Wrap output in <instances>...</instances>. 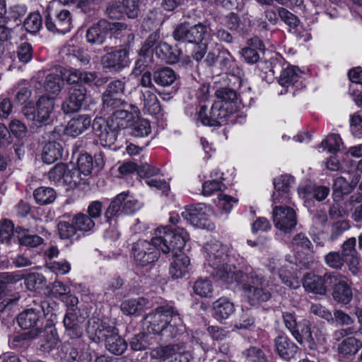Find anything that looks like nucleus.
<instances>
[{
    "label": "nucleus",
    "instance_id": "15",
    "mask_svg": "<svg viewBox=\"0 0 362 362\" xmlns=\"http://www.w3.org/2000/svg\"><path fill=\"white\" fill-rule=\"evenodd\" d=\"M101 64L110 71L118 72L129 65V52L127 49H121L107 52L101 57Z\"/></svg>",
    "mask_w": 362,
    "mask_h": 362
},
{
    "label": "nucleus",
    "instance_id": "31",
    "mask_svg": "<svg viewBox=\"0 0 362 362\" xmlns=\"http://www.w3.org/2000/svg\"><path fill=\"white\" fill-rule=\"evenodd\" d=\"M149 307L148 300L144 298L125 300L120 305L122 312L126 315H139Z\"/></svg>",
    "mask_w": 362,
    "mask_h": 362
},
{
    "label": "nucleus",
    "instance_id": "35",
    "mask_svg": "<svg viewBox=\"0 0 362 362\" xmlns=\"http://www.w3.org/2000/svg\"><path fill=\"white\" fill-rule=\"evenodd\" d=\"M105 341L107 349L115 355H121L127 349V344L121 338L120 336H119L115 327L113 329V332L110 333Z\"/></svg>",
    "mask_w": 362,
    "mask_h": 362
},
{
    "label": "nucleus",
    "instance_id": "6",
    "mask_svg": "<svg viewBox=\"0 0 362 362\" xmlns=\"http://www.w3.org/2000/svg\"><path fill=\"white\" fill-rule=\"evenodd\" d=\"M176 309L170 305L158 307L153 313L144 318V325L149 333L162 336L163 331L170 322L168 320Z\"/></svg>",
    "mask_w": 362,
    "mask_h": 362
},
{
    "label": "nucleus",
    "instance_id": "9",
    "mask_svg": "<svg viewBox=\"0 0 362 362\" xmlns=\"http://www.w3.org/2000/svg\"><path fill=\"white\" fill-rule=\"evenodd\" d=\"M112 124L109 119L103 117H96L93 122V129L103 146L110 147L117 140L120 130Z\"/></svg>",
    "mask_w": 362,
    "mask_h": 362
},
{
    "label": "nucleus",
    "instance_id": "50",
    "mask_svg": "<svg viewBox=\"0 0 362 362\" xmlns=\"http://www.w3.org/2000/svg\"><path fill=\"white\" fill-rule=\"evenodd\" d=\"M25 30L28 33H37L42 25V20L38 12H33L28 15L23 23Z\"/></svg>",
    "mask_w": 362,
    "mask_h": 362
},
{
    "label": "nucleus",
    "instance_id": "11",
    "mask_svg": "<svg viewBox=\"0 0 362 362\" xmlns=\"http://www.w3.org/2000/svg\"><path fill=\"white\" fill-rule=\"evenodd\" d=\"M334 272H327L323 276L307 274L303 281V286L307 291L319 295H325L331 288Z\"/></svg>",
    "mask_w": 362,
    "mask_h": 362
},
{
    "label": "nucleus",
    "instance_id": "22",
    "mask_svg": "<svg viewBox=\"0 0 362 362\" xmlns=\"http://www.w3.org/2000/svg\"><path fill=\"white\" fill-rule=\"evenodd\" d=\"M151 358H160V362H189L188 353L177 352L174 346L168 345L153 349L150 354Z\"/></svg>",
    "mask_w": 362,
    "mask_h": 362
},
{
    "label": "nucleus",
    "instance_id": "43",
    "mask_svg": "<svg viewBox=\"0 0 362 362\" xmlns=\"http://www.w3.org/2000/svg\"><path fill=\"white\" fill-rule=\"evenodd\" d=\"M299 78V69L295 66H288L281 71L279 83L281 86L288 88L298 82Z\"/></svg>",
    "mask_w": 362,
    "mask_h": 362
},
{
    "label": "nucleus",
    "instance_id": "46",
    "mask_svg": "<svg viewBox=\"0 0 362 362\" xmlns=\"http://www.w3.org/2000/svg\"><path fill=\"white\" fill-rule=\"evenodd\" d=\"M127 106L129 104L118 95L105 93L103 94V107L105 110H116L121 107H127Z\"/></svg>",
    "mask_w": 362,
    "mask_h": 362
},
{
    "label": "nucleus",
    "instance_id": "18",
    "mask_svg": "<svg viewBox=\"0 0 362 362\" xmlns=\"http://www.w3.org/2000/svg\"><path fill=\"white\" fill-rule=\"evenodd\" d=\"M206 206L199 203L185 209L181 214L182 217L192 226L200 228H209L211 223L208 222L206 211Z\"/></svg>",
    "mask_w": 362,
    "mask_h": 362
},
{
    "label": "nucleus",
    "instance_id": "48",
    "mask_svg": "<svg viewBox=\"0 0 362 362\" xmlns=\"http://www.w3.org/2000/svg\"><path fill=\"white\" fill-rule=\"evenodd\" d=\"M329 193V188L325 186L307 185L305 187V198L309 199L312 197L321 202Z\"/></svg>",
    "mask_w": 362,
    "mask_h": 362
},
{
    "label": "nucleus",
    "instance_id": "59",
    "mask_svg": "<svg viewBox=\"0 0 362 362\" xmlns=\"http://www.w3.org/2000/svg\"><path fill=\"white\" fill-rule=\"evenodd\" d=\"M21 279V275L14 273L5 272L0 274V299L8 285L13 284Z\"/></svg>",
    "mask_w": 362,
    "mask_h": 362
},
{
    "label": "nucleus",
    "instance_id": "39",
    "mask_svg": "<svg viewBox=\"0 0 362 362\" xmlns=\"http://www.w3.org/2000/svg\"><path fill=\"white\" fill-rule=\"evenodd\" d=\"M359 181V175H354L349 184L345 178L339 177L334 181L332 189L334 194L339 195L350 193Z\"/></svg>",
    "mask_w": 362,
    "mask_h": 362
},
{
    "label": "nucleus",
    "instance_id": "41",
    "mask_svg": "<svg viewBox=\"0 0 362 362\" xmlns=\"http://www.w3.org/2000/svg\"><path fill=\"white\" fill-rule=\"evenodd\" d=\"M71 221L74 224L77 231L84 233L91 231L95 225L91 217L81 212L74 215Z\"/></svg>",
    "mask_w": 362,
    "mask_h": 362
},
{
    "label": "nucleus",
    "instance_id": "21",
    "mask_svg": "<svg viewBox=\"0 0 362 362\" xmlns=\"http://www.w3.org/2000/svg\"><path fill=\"white\" fill-rule=\"evenodd\" d=\"M213 275L225 284L236 282L240 285L247 277L245 274V267L241 269H237L235 267L227 263L214 269Z\"/></svg>",
    "mask_w": 362,
    "mask_h": 362
},
{
    "label": "nucleus",
    "instance_id": "52",
    "mask_svg": "<svg viewBox=\"0 0 362 362\" xmlns=\"http://www.w3.org/2000/svg\"><path fill=\"white\" fill-rule=\"evenodd\" d=\"M216 96L218 99V102H223L227 104L233 103L237 105L238 95L234 88H220L216 90Z\"/></svg>",
    "mask_w": 362,
    "mask_h": 362
},
{
    "label": "nucleus",
    "instance_id": "61",
    "mask_svg": "<svg viewBox=\"0 0 362 362\" xmlns=\"http://www.w3.org/2000/svg\"><path fill=\"white\" fill-rule=\"evenodd\" d=\"M106 15L112 19H119L124 15V8L119 1H111L107 4Z\"/></svg>",
    "mask_w": 362,
    "mask_h": 362
},
{
    "label": "nucleus",
    "instance_id": "53",
    "mask_svg": "<svg viewBox=\"0 0 362 362\" xmlns=\"http://www.w3.org/2000/svg\"><path fill=\"white\" fill-rule=\"evenodd\" d=\"M58 233L61 239L68 240L76 235L77 230L73 224L65 221H60L57 224Z\"/></svg>",
    "mask_w": 362,
    "mask_h": 362
},
{
    "label": "nucleus",
    "instance_id": "30",
    "mask_svg": "<svg viewBox=\"0 0 362 362\" xmlns=\"http://www.w3.org/2000/svg\"><path fill=\"white\" fill-rule=\"evenodd\" d=\"M169 324L165 326V329L161 337L165 341H169L175 338L185 332V326L182 318L177 310H175L171 317L168 319Z\"/></svg>",
    "mask_w": 362,
    "mask_h": 362
},
{
    "label": "nucleus",
    "instance_id": "2",
    "mask_svg": "<svg viewBox=\"0 0 362 362\" xmlns=\"http://www.w3.org/2000/svg\"><path fill=\"white\" fill-rule=\"evenodd\" d=\"M172 228L168 226L158 228L156 235L151 240H139L132 247V254L135 262L144 267L156 262L160 255V251L167 243L163 241V238L171 232Z\"/></svg>",
    "mask_w": 362,
    "mask_h": 362
},
{
    "label": "nucleus",
    "instance_id": "7",
    "mask_svg": "<svg viewBox=\"0 0 362 362\" xmlns=\"http://www.w3.org/2000/svg\"><path fill=\"white\" fill-rule=\"evenodd\" d=\"M127 27V25L122 23H111L105 19H101L87 30L86 39L89 43L101 45L106 40L110 31L123 30Z\"/></svg>",
    "mask_w": 362,
    "mask_h": 362
},
{
    "label": "nucleus",
    "instance_id": "4",
    "mask_svg": "<svg viewBox=\"0 0 362 362\" xmlns=\"http://www.w3.org/2000/svg\"><path fill=\"white\" fill-rule=\"evenodd\" d=\"M238 110V105L233 103L227 104L223 102L216 101L211 107L209 115L207 114V107L204 104H200L199 110L197 112L198 119L204 125L220 126L226 119L235 113Z\"/></svg>",
    "mask_w": 362,
    "mask_h": 362
},
{
    "label": "nucleus",
    "instance_id": "37",
    "mask_svg": "<svg viewBox=\"0 0 362 362\" xmlns=\"http://www.w3.org/2000/svg\"><path fill=\"white\" fill-rule=\"evenodd\" d=\"M176 78V74L170 67H163L153 72V81L160 86H169L175 81Z\"/></svg>",
    "mask_w": 362,
    "mask_h": 362
},
{
    "label": "nucleus",
    "instance_id": "42",
    "mask_svg": "<svg viewBox=\"0 0 362 362\" xmlns=\"http://www.w3.org/2000/svg\"><path fill=\"white\" fill-rule=\"evenodd\" d=\"M127 192H123L112 199L105 213V216L108 221L119 216L120 214H123L122 204L123 201H125V199H127Z\"/></svg>",
    "mask_w": 362,
    "mask_h": 362
},
{
    "label": "nucleus",
    "instance_id": "44",
    "mask_svg": "<svg viewBox=\"0 0 362 362\" xmlns=\"http://www.w3.org/2000/svg\"><path fill=\"white\" fill-rule=\"evenodd\" d=\"M291 334L299 344H303L304 339H308L313 334L310 322L305 319L299 321Z\"/></svg>",
    "mask_w": 362,
    "mask_h": 362
},
{
    "label": "nucleus",
    "instance_id": "63",
    "mask_svg": "<svg viewBox=\"0 0 362 362\" xmlns=\"http://www.w3.org/2000/svg\"><path fill=\"white\" fill-rule=\"evenodd\" d=\"M148 335L141 332L136 334L130 341V346L134 351H141L148 348L150 343L148 340Z\"/></svg>",
    "mask_w": 362,
    "mask_h": 362
},
{
    "label": "nucleus",
    "instance_id": "16",
    "mask_svg": "<svg viewBox=\"0 0 362 362\" xmlns=\"http://www.w3.org/2000/svg\"><path fill=\"white\" fill-rule=\"evenodd\" d=\"M45 25L52 33L65 34L69 32L72 27L71 13L66 9H63L54 18L48 14L45 18Z\"/></svg>",
    "mask_w": 362,
    "mask_h": 362
},
{
    "label": "nucleus",
    "instance_id": "25",
    "mask_svg": "<svg viewBox=\"0 0 362 362\" xmlns=\"http://www.w3.org/2000/svg\"><path fill=\"white\" fill-rule=\"evenodd\" d=\"M156 37V34L151 35L141 47L139 52V59L136 62L135 66L132 71L133 74L135 76L141 75L142 73L144 74L146 71V69L151 62L152 57L149 49L154 45L157 39Z\"/></svg>",
    "mask_w": 362,
    "mask_h": 362
},
{
    "label": "nucleus",
    "instance_id": "38",
    "mask_svg": "<svg viewBox=\"0 0 362 362\" xmlns=\"http://www.w3.org/2000/svg\"><path fill=\"white\" fill-rule=\"evenodd\" d=\"M156 54L170 64L176 63L180 54V51L173 48L165 42H160L156 46Z\"/></svg>",
    "mask_w": 362,
    "mask_h": 362
},
{
    "label": "nucleus",
    "instance_id": "36",
    "mask_svg": "<svg viewBox=\"0 0 362 362\" xmlns=\"http://www.w3.org/2000/svg\"><path fill=\"white\" fill-rule=\"evenodd\" d=\"M25 231V229L19 226L14 229V225L10 220L4 219L0 221V241L3 243H11L14 232L19 236Z\"/></svg>",
    "mask_w": 362,
    "mask_h": 362
},
{
    "label": "nucleus",
    "instance_id": "54",
    "mask_svg": "<svg viewBox=\"0 0 362 362\" xmlns=\"http://www.w3.org/2000/svg\"><path fill=\"white\" fill-rule=\"evenodd\" d=\"M243 356L247 362H267L264 353L257 346H250L243 351Z\"/></svg>",
    "mask_w": 362,
    "mask_h": 362
},
{
    "label": "nucleus",
    "instance_id": "64",
    "mask_svg": "<svg viewBox=\"0 0 362 362\" xmlns=\"http://www.w3.org/2000/svg\"><path fill=\"white\" fill-rule=\"evenodd\" d=\"M279 276L281 281L288 287L296 289L300 287V281L298 278L293 277L291 273L284 268H281L278 271Z\"/></svg>",
    "mask_w": 362,
    "mask_h": 362
},
{
    "label": "nucleus",
    "instance_id": "28",
    "mask_svg": "<svg viewBox=\"0 0 362 362\" xmlns=\"http://www.w3.org/2000/svg\"><path fill=\"white\" fill-rule=\"evenodd\" d=\"M274 346L279 356L286 361L293 358L298 350L297 346L283 334L275 338Z\"/></svg>",
    "mask_w": 362,
    "mask_h": 362
},
{
    "label": "nucleus",
    "instance_id": "17",
    "mask_svg": "<svg viewBox=\"0 0 362 362\" xmlns=\"http://www.w3.org/2000/svg\"><path fill=\"white\" fill-rule=\"evenodd\" d=\"M139 111L134 105H129L127 107H122L114 111L107 119L114 127L119 130L129 127L134 121L138 118Z\"/></svg>",
    "mask_w": 362,
    "mask_h": 362
},
{
    "label": "nucleus",
    "instance_id": "27",
    "mask_svg": "<svg viewBox=\"0 0 362 362\" xmlns=\"http://www.w3.org/2000/svg\"><path fill=\"white\" fill-rule=\"evenodd\" d=\"M40 337L39 341L40 349L45 352H49L54 349L59 341L54 327L47 324L43 329L42 327L37 331V337Z\"/></svg>",
    "mask_w": 362,
    "mask_h": 362
},
{
    "label": "nucleus",
    "instance_id": "13",
    "mask_svg": "<svg viewBox=\"0 0 362 362\" xmlns=\"http://www.w3.org/2000/svg\"><path fill=\"white\" fill-rule=\"evenodd\" d=\"M42 315L40 310L35 308H29L19 314L18 322L23 329H33L28 334L30 338L37 337V331L42 326Z\"/></svg>",
    "mask_w": 362,
    "mask_h": 362
},
{
    "label": "nucleus",
    "instance_id": "3",
    "mask_svg": "<svg viewBox=\"0 0 362 362\" xmlns=\"http://www.w3.org/2000/svg\"><path fill=\"white\" fill-rule=\"evenodd\" d=\"M246 279L241 282L242 290L251 304L266 302L272 297L274 286L264 279L262 274L250 266H245Z\"/></svg>",
    "mask_w": 362,
    "mask_h": 362
},
{
    "label": "nucleus",
    "instance_id": "62",
    "mask_svg": "<svg viewBox=\"0 0 362 362\" xmlns=\"http://www.w3.org/2000/svg\"><path fill=\"white\" fill-rule=\"evenodd\" d=\"M350 227L349 222L347 220H339L334 222L332 225L330 240H337L345 231L349 230Z\"/></svg>",
    "mask_w": 362,
    "mask_h": 362
},
{
    "label": "nucleus",
    "instance_id": "10",
    "mask_svg": "<svg viewBox=\"0 0 362 362\" xmlns=\"http://www.w3.org/2000/svg\"><path fill=\"white\" fill-rule=\"evenodd\" d=\"M275 227L284 233L291 231L297 224L295 211L285 206H275L272 211Z\"/></svg>",
    "mask_w": 362,
    "mask_h": 362
},
{
    "label": "nucleus",
    "instance_id": "55",
    "mask_svg": "<svg viewBox=\"0 0 362 362\" xmlns=\"http://www.w3.org/2000/svg\"><path fill=\"white\" fill-rule=\"evenodd\" d=\"M206 255H220L221 258H228L227 248L218 241H211L204 246Z\"/></svg>",
    "mask_w": 362,
    "mask_h": 362
},
{
    "label": "nucleus",
    "instance_id": "60",
    "mask_svg": "<svg viewBox=\"0 0 362 362\" xmlns=\"http://www.w3.org/2000/svg\"><path fill=\"white\" fill-rule=\"evenodd\" d=\"M194 291L202 297H209L212 293V285L206 279H199L194 285Z\"/></svg>",
    "mask_w": 362,
    "mask_h": 362
},
{
    "label": "nucleus",
    "instance_id": "24",
    "mask_svg": "<svg viewBox=\"0 0 362 362\" xmlns=\"http://www.w3.org/2000/svg\"><path fill=\"white\" fill-rule=\"evenodd\" d=\"M115 327L108 325L99 318L93 317L88 321L86 333L93 341H105Z\"/></svg>",
    "mask_w": 362,
    "mask_h": 362
},
{
    "label": "nucleus",
    "instance_id": "8",
    "mask_svg": "<svg viewBox=\"0 0 362 362\" xmlns=\"http://www.w3.org/2000/svg\"><path fill=\"white\" fill-rule=\"evenodd\" d=\"M206 33L207 28L202 23L189 27L188 23H185L175 28L173 35L176 41L198 44L203 42Z\"/></svg>",
    "mask_w": 362,
    "mask_h": 362
},
{
    "label": "nucleus",
    "instance_id": "26",
    "mask_svg": "<svg viewBox=\"0 0 362 362\" xmlns=\"http://www.w3.org/2000/svg\"><path fill=\"white\" fill-rule=\"evenodd\" d=\"M293 181V177L287 175L274 180L275 192L273 193L272 198L274 204L288 203L289 188Z\"/></svg>",
    "mask_w": 362,
    "mask_h": 362
},
{
    "label": "nucleus",
    "instance_id": "20",
    "mask_svg": "<svg viewBox=\"0 0 362 362\" xmlns=\"http://www.w3.org/2000/svg\"><path fill=\"white\" fill-rule=\"evenodd\" d=\"M86 316L82 313H76L75 310H71L66 313L64 318L65 333L71 339H79L83 333V324Z\"/></svg>",
    "mask_w": 362,
    "mask_h": 362
},
{
    "label": "nucleus",
    "instance_id": "49",
    "mask_svg": "<svg viewBox=\"0 0 362 362\" xmlns=\"http://www.w3.org/2000/svg\"><path fill=\"white\" fill-rule=\"evenodd\" d=\"M218 58L221 69L230 74L232 77H234V79L236 80L238 85H240L241 70L238 68H236L235 70L234 69L233 67V62L231 60V57L230 56H225L223 54L218 55Z\"/></svg>",
    "mask_w": 362,
    "mask_h": 362
},
{
    "label": "nucleus",
    "instance_id": "45",
    "mask_svg": "<svg viewBox=\"0 0 362 362\" xmlns=\"http://www.w3.org/2000/svg\"><path fill=\"white\" fill-rule=\"evenodd\" d=\"M64 85L63 79L59 74H48L44 82L45 90L52 94H59Z\"/></svg>",
    "mask_w": 362,
    "mask_h": 362
},
{
    "label": "nucleus",
    "instance_id": "23",
    "mask_svg": "<svg viewBox=\"0 0 362 362\" xmlns=\"http://www.w3.org/2000/svg\"><path fill=\"white\" fill-rule=\"evenodd\" d=\"M47 136L49 141L43 147L42 158L45 163L50 164L62 157L63 147L59 141H55L60 137L58 132L52 131Z\"/></svg>",
    "mask_w": 362,
    "mask_h": 362
},
{
    "label": "nucleus",
    "instance_id": "32",
    "mask_svg": "<svg viewBox=\"0 0 362 362\" xmlns=\"http://www.w3.org/2000/svg\"><path fill=\"white\" fill-rule=\"evenodd\" d=\"M140 100L144 110L149 114L157 115L161 112V107L157 96L150 90L140 91Z\"/></svg>",
    "mask_w": 362,
    "mask_h": 362
},
{
    "label": "nucleus",
    "instance_id": "56",
    "mask_svg": "<svg viewBox=\"0 0 362 362\" xmlns=\"http://www.w3.org/2000/svg\"><path fill=\"white\" fill-rule=\"evenodd\" d=\"M325 262L327 266L334 269H341L345 263V260L339 252H329L324 257Z\"/></svg>",
    "mask_w": 362,
    "mask_h": 362
},
{
    "label": "nucleus",
    "instance_id": "19",
    "mask_svg": "<svg viewBox=\"0 0 362 362\" xmlns=\"http://www.w3.org/2000/svg\"><path fill=\"white\" fill-rule=\"evenodd\" d=\"M331 287L333 288L332 296L336 301L348 304L351 300L352 290L344 275L334 272Z\"/></svg>",
    "mask_w": 362,
    "mask_h": 362
},
{
    "label": "nucleus",
    "instance_id": "12",
    "mask_svg": "<svg viewBox=\"0 0 362 362\" xmlns=\"http://www.w3.org/2000/svg\"><path fill=\"white\" fill-rule=\"evenodd\" d=\"M86 89L81 85H75L68 91V95L62 105L65 114H71L79 111L85 102Z\"/></svg>",
    "mask_w": 362,
    "mask_h": 362
},
{
    "label": "nucleus",
    "instance_id": "40",
    "mask_svg": "<svg viewBox=\"0 0 362 362\" xmlns=\"http://www.w3.org/2000/svg\"><path fill=\"white\" fill-rule=\"evenodd\" d=\"M36 202L40 205H47L54 202L57 194L52 187H40L33 192Z\"/></svg>",
    "mask_w": 362,
    "mask_h": 362
},
{
    "label": "nucleus",
    "instance_id": "47",
    "mask_svg": "<svg viewBox=\"0 0 362 362\" xmlns=\"http://www.w3.org/2000/svg\"><path fill=\"white\" fill-rule=\"evenodd\" d=\"M362 346V343L355 337H348L339 346L340 354L347 356L354 355Z\"/></svg>",
    "mask_w": 362,
    "mask_h": 362
},
{
    "label": "nucleus",
    "instance_id": "1",
    "mask_svg": "<svg viewBox=\"0 0 362 362\" xmlns=\"http://www.w3.org/2000/svg\"><path fill=\"white\" fill-rule=\"evenodd\" d=\"M188 238V233L182 228H172L165 238H163V241L167 244L163 247L162 252L172 256L170 274L173 278H181L188 272L189 259L182 251Z\"/></svg>",
    "mask_w": 362,
    "mask_h": 362
},
{
    "label": "nucleus",
    "instance_id": "58",
    "mask_svg": "<svg viewBox=\"0 0 362 362\" xmlns=\"http://www.w3.org/2000/svg\"><path fill=\"white\" fill-rule=\"evenodd\" d=\"M93 167L92 157L88 154L80 156L77 160V168L83 176H88L91 173Z\"/></svg>",
    "mask_w": 362,
    "mask_h": 362
},
{
    "label": "nucleus",
    "instance_id": "33",
    "mask_svg": "<svg viewBox=\"0 0 362 362\" xmlns=\"http://www.w3.org/2000/svg\"><path fill=\"white\" fill-rule=\"evenodd\" d=\"M248 47L241 51L242 57L249 64H255L259 59L258 50H262L263 43L258 37H253L248 40Z\"/></svg>",
    "mask_w": 362,
    "mask_h": 362
},
{
    "label": "nucleus",
    "instance_id": "51",
    "mask_svg": "<svg viewBox=\"0 0 362 362\" xmlns=\"http://www.w3.org/2000/svg\"><path fill=\"white\" fill-rule=\"evenodd\" d=\"M131 127V134L136 137L147 136L151 132L150 122L146 119L134 120Z\"/></svg>",
    "mask_w": 362,
    "mask_h": 362
},
{
    "label": "nucleus",
    "instance_id": "29",
    "mask_svg": "<svg viewBox=\"0 0 362 362\" xmlns=\"http://www.w3.org/2000/svg\"><path fill=\"white\" fill-rule=\"evenodd\" d=\"M91 124V118L87 115H80L74 117L68 122L65 133L71 136L76 137L87 130Z\"/></svg>",
    "mask_w": 362,
    "mask_h": 362
},
{
    "label": "nucleus",
    "instance_id": "57",
    "mask_svg": "<svg viewBox=\"0 0 362 362\" xmlns=\"http://www.w3.org/2000/svg\"><path fill=\"white\" fill-rule=\"evenodd\" d=\"M16 54L21 62L23 64L29 62L33 58L32 45L27 42H22L17 47Z\"/></svg>",
    "mask_w": 362,
    "mask_h": 362
},
{
    "label": "nucleus",
    "instance_id": "14",
    "mask_svg": "<svg viewBox=\"0 0 362 362\" xmlns=\"http://www.w3.org/2000/svg\"><path fill=\"white\" fill-rule=\"evenodd\" d=\"M356 239L352 237L344 241L341 247V255L345 260L349 271L354 276L358 275L361 272L360 257L356 249Z\"/></svg>",
    "mask_w": 362,
    "mask_h": 362
},
{
    "label": "nucleus",
    "instance_id": "5",
    "mask_svg": "<svg viewBox=\"0 0 362 362\" xmlns=\"http://www.w3.org/2000/svg\"><path fill=\"white\" fill-rule=\"evenodd\" d=\"M54 107V98L41 96L36 103L35 108L25 107L23 109V114L28 120L33 122L36 127H40L49 123Z\"/></svg>",
    "mask_w": 362,
    "mask_h": 362
},
{
    "label": "nucleus",
    "instance_id": "34",
    "mask_svg": "<svg viewBox=\"0 0 362 362\" xmlns=\"http://www.w3.org/2000/svg\"><path fill=\"white\" fill-rule=\"evenodd\" d=\"M214 316L221 321L228 319L233 313L234 305L226 298H220L213 303Z\"/></svg>",
    "mask_w": 362,
    "mask_h": 362
}]
</instances>
